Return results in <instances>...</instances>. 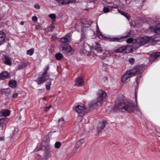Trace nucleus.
Returning a JSON list of instances; mask_svg holds the SVG:
<instances>
[{
    "label": "nucleus",
    "mask_w": 160,
    "mask_h": 160,
    "mask_svg": "<svg viewBox=\"0 0 160 160\" xmlns=\"http://www.w3.org/2000/svg\"><path fill=\"white\" fill-rule=\"evenodd\" d=\"M18 95V93L17 92H15L13 93L12 95V98H15L17 97Z\"/></svg>",
    "instance_id": "42"
},
{
    "label": "nucleus",
    "mask_w": 160,
    "mask_h": 160,
    "mask_svg": "<svg viewBox=\"0 0 160 160\" xmlns=\"http://www.w3.org/2000/svg\"><path fill=\"white\" fill-rule=\"evenodd\" d=\"M17 82L15 80H12L9 82V85L12 88H15L17 86Z\"/></svg>",
    "instance_id": "22"
},
{
    "label": "nucleus",
    "mask_w": 160,
    "mask_h": 160,
    "mask_svg": "<svg viewBox=\"0 0 160 160\" xmlns=\"http://www.w3.org/2000/svg\"><path fill=\"white\" fill-rule=\"evenodd\" d=\"M49 69V65H47L44 68L43 72L40 73V74L36 81L38 84H40L48 79L49 76V74L48 73V71Z\"/></svg>",
    "instance_id": "3"
},
{
    "label": "nucleus",
    "mask_w": 160,
    "mask_h": 160,
    "mask_svg": "<svg viewBox=\"0 0 160 160\" xmlns=\"http://www.w3.org/2000/svg\"><path fill=\"white\" fill-rule=\"evenodd\" d=\"M38 18L37 16H33L32 18V20L34 22H37L38 21Z\"/></svg>",
    "instance_id": "41"
},
{
    "label": "nucleus",
    "mask_w": 160,
    "mask_h": 160,
    "mask_svg": "<svg viewBox=\"0 0 160 160\" xmlns=\"http://www.w3.org/2000/svg\"><path fill=\"white\" fill-rule=\"evenodd\" d=\"M34 7L36 9H39L40 8V6L38 3H36L34 5Z\"/></svg>",
    "instance_id": "40"
},
{
    "label": "nucleus",
    "mask_w": 160,
    "mask_h": 160,
    "mask_svg": "<svg viewBox=\"0 0 160 160\" xmlns=\"http://www.w3.org/2000/svg\"><path fill=\"white\" fill-rule=\"evenodd\" d=\"M126 34L123 36L111 37L108 38V39L110 42H122L125 40L127 38L129 37L130 36V32H127L125 33Z\"/></svg>",
    "instance_id": "5"
},
{
    "label": "nucleus",
    "mask_w": 160,
    "mask_h": 160,
    "mask_svg": "<svg viewBox=\"0 0 160 160\" xmlns=\"http://www.w3.org/2000/svg\"><path fill=\"white\" fill-rule=\"evenodd\" d=\"M34 49L32 48H31V56L34 53Z\"/></svg>",
    "instance_id": "43"
},
{
    "label": "nucleus",
    "mask_w": 160,
    "mask_h": 160,
    "mask_svg": "<svg viewBox=\"0 0 160 160\" xmlns=\"http://www.w3.org/2000/svg\"><path fill=\"white\" fill-rule=\"evenodd\" d=\"M101 103L100 102H98V100L97 99L96 101H93L91 102H90L88 104L89 107L90 108L92 107L95 108V107L100 105Z\"/></svg>",
    "instance_id": "19"
},
{
    "label": "nucleus",
    "mask_w": 160,
    "mask_h": 160,
    "mask_svg": "<svg viewBox=\"0 0 160 160\" xmlns=\"http://www.w3.org/2000/svg\"><path fill=\"white\" fill-rule=\"evenodd\" d=\"M82 33L81 34V38L80 39V42H82V46L83 47L85 45V41L87 38V36L85 33L83 32V30H82Z\"/></svg>",
    "instance_id": "18"
},
{
    "label": "nucleus",
    "mask_w": 160,
    "mask_h": 160,
    "mask_svg": "<svg viewBox=\"0 0 160 160\" xmlns=\"http://www.w3.org/2000/svg\"><path fill=\"white\" fill-rule=\"evenodd\" d=\"M63 57V55L60 52L56 53L55 55V58L58 60L62 59Z\"/></svg>",
    "instance_id": "26"
},
{
    "label": "nucleus",
    "mask_w": 160,
    "mask_h": 160,
    "mask_svg": "<svg viewBox=\"0 0 160 160\" xmlns=\"http://www.w3.org/2000/svg\"><path fill=\"white\" fill-rule=\"evenodd\" d=\"M56 132V131H54L53 132Z\"/></svg>",
    "instance_id": "57"
},
{
    "label": "nucleus",
    "mask_w": 160,
    "mask_h": 160,
    "mask_svg": "<svg viewBox=\"0 0 160 160\" xmlns=\"http://www.w3.org/2000/svg\"><path fill=\"white\" fill-rule=\"evenodd\" d=\"M135 100H136V103L137 104V94L136 93V91L135 92Z\"/></svg>",
    "instance_id": "44"
},
{
    "label": "nucleus",
    "mask_w": 160,
    "mask_h": 160,
    "mask_svg": "<svg viewBox=\"0 0 160 160\" xmlns=\"http://www.w3.org/2000/svg\"><path fill=\"white\" fill-rule=\"evenodd\" d=\"M96 33L97 35L98 36V37L100 39H104L105 37L100 31L98 26L97 24V25Z\"/></svg>",
    "instance_id": "21"
},
{
    "label": "nucleus",
    "mask_w": 160,
    "mask_h": 160,
    "mask_svg": "<svg viewBox=\"0 0 160 160\" xmlns=\"http://www.w3.org/2000/svg\"><path fill=\"white\" fill-rule=\"evenodd\" d=\"M79 141H80L82 144L84 143V139H80Z\"/></svg>",
    "instance_id": "49"
},
{
    "label": "nucleus",
    "mask_w": 160,
    "mask_h": 160,
    "mask_svg": "<svg viewBox=\"0 0 160 160\" xmlns=\"http://www.w3.org/2000/svg\"><path fill=\"white\" fill-rule=\"evenodd\" d=\"M41 149H42L41 148H40L39 149L36 148V149H34V150L33 151V152H37L38 151H39L40 150H41Z\"/></svg>",
    "instance_id": "46"
},
{
    "label": "nucleus",
    "mask_w": 160,
    "mask_h": 160,
    "mask_svg": "<svg viewBox=\"0 0 160 160\" xmlns=\"http://www.w3.org/2000/svg\"><path fill=\"white\" fill-rule=\"evenodd\" d=\"M118 12L121 14L125 17L129 19L130 18V15L127 12L121 11L120 9H118Z\"/></svg>",
    "instance_id": "24"
},
{
    "label": "nucleus",
    "mask_w": 160,
    "mask_h": 160,
    "mask_svg": "<svg viewBox=\"0 0 160 160\" xmlns=\"http://www.w3.org/2000/svg\"><path fill=\"white\" fill-rule=\"evenodd\" d=\"M60 50L66 55L71 56L74 52V49L69 44L63 43L59 48Z\"/></svg>",
    "instance_id": "4"
},
{
    "label": "nucleus",
    "mask_w": 160,
    "mask_h": 160,
    "mask_svg": "<svg viewBox=\"0 0 160 160\" xmlns=\"http://www.w3.org/2000/svg\"><path fill=\"white\" fill-rule=\"evenodd\" d=\"M50 81L48 82L46 84V88L48 90H49L50 89V86L52 84L51 81H53V80L52 79H50Z\"/></svg>",
    "instance_id": "27"
},
{
    "label": "nucleus",
    "mask_w": 160,
    "mask_h": 160,
    "mask_svg": "<svg viewBox=\"0 0 160 160\" xmlns=\"http://www.w3.org/2000/svg\"><path fill=\"white\" fill-rule=\"evenodd\" d=\"M1 92L2 94L5 93L8 94L11 92V89L8 88H2L1 89Z\"/></svg>",
    "instance_id": "25"
},
{
    "label": "nucleus",
    "mask_w": 160,
    "mask_h": 160,
    "mask_svg": "<svg viewBox=\"0 0 160 160\" xmlns=\"http://www.w3.org/2000/svg\"><path fill=\"white\" fill-rule=\"evenodd\" d=\"M75 111L78 113L81 114V116L84 115L86 108L84 107L83 104L78 105L75 107Z\"/></svg>",
    "instance_id": "8"
},
{
    "label": "nucleus",
    "mask_w": 160,
    "mask_h": 160,
    "mask_svg": "<svg viewBox=\"0 0 160 160\" xmlns=\"http://www.w3.org/2000/svg\"><path fill=\"white\" fill-rule=\"evenodd\" d=\"M159 56H160V52H156L153 53L150 55V60H155Z\"/></svg>",
    "instance_id": "20"
},
{
    "label": "nucleus",
    "mask_w": 160,
    "mask_h": 160,
    "mask_svg": "<svg viewBox=\"0 0 160 160\" xmlns=\"http://www.w3.org/2000/svg\"><path fill=\"white\" fill-rule=\"evenodd\" d=\"M27 54L28 55H30V49L28 50L27 52Z\"/></svg>",
    "instance_id": "50"
},
{
    "label": "nucleus",
    "mask_w": 160,
    "mask_h": 160,
    "mask_svg": "<svg viewBox=\"0 0 160 160\" xmlns=\"http://www.w3.org/2000/svg\"><path fill=\"white\" fill-rule=\"evenodd\" d=\"M48 159V156H45V157H44L42 158V160H46Z\"/></svg>",
    "instance_id": "47"
},
{
    "label": "nucleus",
    "mask_w": 160,
    "mask_h": 160,
    "mask_svg": "<svg viewBox=\"0 0 160 160\" xmlns=\"http://www.w3.org/2000/svg\"><path fill=\"white\" fill-rule=\"evenodd\" d=\"M52 105H50L48 107H47L46 109V111H48L49 109L51 108Z\"/></svg>",
    "instance_id": "45"
},
{
    "label": "nucleus",
    "mask_w": 160,
    "mask_h": 160,
    "mask_svg": "<svg viewBox=\"0 0 160 160\" xmlns=\"http://www.w3.org/2000/svg\"><path fill=\"white\" fill-rule=\"evenodd\" d=\"M4 139V138L2 137H0V140L1 141L2 140Z\"/></svg>",
    "instance_id": "54"
},
{
    "label": "nucleus",
    "mask_w": 160,
    "mask_h": 160,
    "mask_svg": "<svg viewBox=\"0 0 160 160\" xmlns=\"http://www.w3.org/2000/svg\"><path fill=\"white\" fill-rule=\"evenodd\" d=\"M110 55H111V54H110V53H109L108 52V55H107V57H109Z\"/></svg>",
    "instance_id": "55"
},
{
    "label": "nucleus",
    "mask_w": 160,
    "mask_h": 160,
    "mask_svg": "<svg viewBox=\"0 0 160 160\" xmlns=\"http://www.w3.org/2000/svg\"><path fill=\"white\" fill-rule=\"evenodd\" d=\"M5 61L4 63L7 65H11V62L10 61V59L7 56H5Z\"/></svg>",
    "instance_id": "28"
},
{
    "label": "nucleus",
    "mask_w": 160,
    "mask_h": 160,
    "mask_svg": "<svg viewBox=\"0 0 160 160\" xmlns=\"http://www.w3.org/2000/svg\"><path fill=\"white\" fill-rule=\"evenodd\" d=\"M6 38V35L4 32L2 31H0V46L4 43Z\"/></svg>",
    "instance_id": "14"
},
{
    "label": "nucleus",
    "mask_w": 160,
    "mask_h": 160,
    "mask_svg": "<svg viewBox=\"0 0 160 160\" xmlns=\"http://www.w3.org/2000/svg\"><path fill=\"white\" fill-rule=\"evenodd\" d=\"M27 65V63L24 62H21L17 67V69H22L25 68Z\"/></svg>",
    "instance_id": "23"
},
{
    "label": "nucleus",
    "mask_w": 160,
    "mask_h": 160,
    "mask_svg": "<svg viewBox=\"0 0 160 160\" xmlns=\"http://www.w3.org/2000/svg\"><path fill=\"white\" fill-rule=\"evenodd\" d=\"M24 22L23 21H22L20 22V24L22 25H24Z\"/></svg>",
    "instance_id": "52"
},
{
    "label": "nucleus",
    "mask_w": 160,
    "mask_h": 160,
    "mask_svg": "<svg viewBox=\"0 0 160 160\" xmlns=\"http://www.w3.org/2000/svg\"><path fill=\"white\" fill-rule=\"evenodd\" d=\"M129 48V47H126L125 46H122L118 48L117 49L113 51L115 53H128L129 52L127 50Z\"/></svg>",
    "instance_id": "9"
},
{
    "label": "nucleus",
    "mask_w": 160,
    "mask_h": 160,
    "mask_svg": "<svg viewBox=\"0 0 160 160\" xmlns=\"http://www.w3.org/2000/svg\"><path fill=\"white\" fill-rule=\"evenodd\" d=\"M133 41V39L132 38H129L127 39L126 42L128 43H132Z\"/></svg>",
    "instance_id": "37"
},
{
    "label": "nucleus",
    "mask_w": 160,
    "mask_h": 160,
    "mask_svg": "<svg viewBox=\"0 0 160 160\" xmlns=\"http://www.w3.org/2000/svg\"><path fill=\"white\" fill-rule=\"evenodd\" d=\"M70 35V33H67L65 36L60 38V41L63 43L69 42L71 38Z\"/></svg>",
    "instance_id": "10"
},
{
    "label": "nucleus",
    "mask_w": 160,
    "mask_h": 160,
    "mask_svg": "<svg viewBox=\"0 0 160 160\" xmlns=\"http://www.w3.org/2000/svg\"><path fill=\"white\" fill-rule=\"evenodd\" d=\"M2 160H5V159H2Z\"/></svg>",
    "instance_id": "58"
},
{
    "label": "nucleus",
    "mask_w": 160,
    "mask_h": 160,
    "mask_svg": "<svg viewBox=\"0 0 160 160\" xmlns=\"http://www.w3.org/2000/svg\"><path fill=\"white\" fill-rule=\"evenodd\" d=\"M58 125L62 126L65 123V121L63 118L59 119L58 120Z\"/></svg>",
    "instance_id": "30"
},
{
    "label": "nucleus",
    "mask_w": 160,
    "mask_h": 160,
    "mask_svg": "<svg viewBox=\"0 0 160 160\" xmlns=\"http://www.w3.org/2000/svg\"><path fill=\"white\" fill-rule=\"evenodd\" d=\"M48 16L52 20H55L56 18V15L54 13L50 14Z\"/></svg>",
    "instance_id": "35"
},
{
    "label": "nucleus",
    "mask_w": 160,
    "mask_h": 160,
    "mask_svg": "<svg viewBox=\"0 0 160 160\" xmlns=\"http://www.w3.org/2000/svg\"><path fill=\"white\" fill-rule=\"evenodd\" d=\"M82 144V143H81V142H80V141H78L76 144V145H75V147L77 148H78L79 147L81 146Z\"/></svg>",
    "instance_id": "38"
},
{
    "label": "nucleus",
    "mask_w": 160,
    "mask_h": 160,
    "mask_svg": "<svg viewBox=\"0 0 160 160\" xmlns=\"http://www.w3.org/2000/svg\"><path fill=\"white\" fill-rule=\"evenodd\" d=\"M159 137H160V136H159Z\"/></svg>",
    "instance_id": "59"
},
{
    "label": "nucleus",
    "mask_w": 160,
    "mask_h": 160,
    "mask_svg": "<svg viewBox=\"0 0 160 160\" xmlns=\"http://www.w3.org/2000/svg\"><path fill=\"white\" fill-rule=\"evenodd\" d=\"M116 109L120 111H127L129 112H133L138 115L141 114V112L138 109L137 105H136L130 100L122 101L118 104H116L113 110H115Z\"/></svg>",
    "instance_id": "1"
},
{
    "label": "nucleus",
    "mask_w": 160,
    "mask_h": 160,
    "mask_svg": "<svg viewBox=\"0 0 160 160\" xmlns=\"http://www.w3.org/2000/svg\"><path fill=\"white\" fill-rule=\"evenodd\" d=\"M83 83L84 80L82 78L79 77L76 79L75 85L78 87L81 86L83 85Z\"/></svg>",
    "instance_id": "17"
},
{
    "label": "nucleus",
    "mask_w": 160,
    "mask_h": 160,
    "mask_svg": "<svg viewBox=\"0 0 160 160\" xmlns=\"http://www.w3.org/2000/svg\"><path fill=\"white\" fill-rule=\"evenodd\" d=\"M129 62H130V63H131V64H133L135 62L134 58H130L129 59Z\"/></svg>",
    "instance_id": "39"
},
{
    "label": "nucleus",
    "mask_w": 160,
    "mask_h": 160,
    "mask_svg": "<svg viewBox=\"0 0 160 160\" xmlns=\"http://www.w3.org/2000/svg\"><path fill=\"white\" fill-rule=\"evenodd\" d=\"M143 72V71L142 72H141L139 74H137V75H138V77H136V79H135V80H136V83H137V84H139V80H140V78L141 77V74H142V73Z\"/></svg>",
    "instance_id": "33"
},
{
    "label": "nucleus",
    "mask_w": 160,
    "mask_h": 160,
    "mask_svg": "<svg viewBox=\"0 0 160 160\" xmlns=\"http://www.w3.org/2000/svg\"><path fill=\"white\" fill-rule=\"evenodd\" d=\"M111 8H115V9H116V8H118V6H117V5H116L115 6H111Z\"/></svg>",
    "instance_id": "48"
},
{
    "label": "nucleus",
    "mask_w": 160,
    "mask_h": 160,
    "mask_svg": "<svg viewBox=\"0 0 160 160\" xmlns=\"http://www.w3.org/2000/svg\"><path fill=\"white\" fill-rule=\"evenodd\" d=\"M7 122V119L6 118H1L0 119V127H2L4 123Z\"/></svg>",
    "instance_id": "32"
},
{
    "label": "nucleus",
    "mask_w": 160,
    "mask_h": 160,
    "mask_svg": "<svg viewBox=\"0 0 160 160\" xmlns=\"http://www.w3.org/2000/svg\"><path fill=\"white\" fill-rule=\"evenodd\" d=\"M150 29L151 31H153L155 33L158 34H160V24H158L157 25L154 27L152 26H150L149 28Z\"/></svg>",
    "instance_id": "13"
},
{
    "label": "nucleus",
    "mask_w": 160,
    "mask_h": 160,
    "mask_svg": "<svg viewBox=\"0 0 160 160\" xmlns=\"http://www.w3.org/2000/svg\"><path fill=\"white\" fill-rule=\"evenodd\" d=\"M89 2H92L93 3H94V2H93L91 1H90Z\"/></svg>",
    "instance_id": "56"
},
{
    "label": "nucleus",
    "mask_w": 160,
    "mask_h": 160,
    "mask_svg": "<svg viewBox=\"0 0 160 160\" xmlns=\"http://www.w3.org/2000/svg\"><path fill=\"white\" fill-rule=\"evenodd\" d=\"M105 79L104 80V81H106L108 80V77H106L105 78Z\"/></svg>",
    "instance_id": "51"
},
{
    "label": "nucleus",
    "mask_w": 160,
    "mask_h": 160,
    "mask_svg": "<svg viewBox=\"0 0 160 160\" xmlns=\"http://www.w3.org/2000/svg\"><path fill=\"white\" fill-rule=\"evenodd\" d=\"M75 2V0H63L62 2V5H66L70 3H73Z\"/></svg>",
    "instance_id": "29"
},
{
    "label": "nucleus",
    "mask_w": 160,
    "mask_h": 160,
    "mask_svg": "<svg viewBox=\"0 0 160 160\" xmlns=\"http://www.w3.org/2000/svg\"><path fill=\"white\" fill-rule=\"evenodd\" d=\"M106 121L103 120L102 122H99L97 127L98 132H101L103 129L106 125Z\"/></svg>",
    "instance_id": "11"
},
{
    "label": "nucleus",
    "mask_w": 160,
    "mask_h": 160,
    "mask_svg": "<svg viewBox=\"0 0 160 160\" xmlns=\"http://www.w3.org/2000/svg\"><path fill=\"white\" fill-rule=\"evenodd\" d=\"M61 146V143L60 142H56L55 144V147L56 148H59Z\"/></svg>",
    "instance_id": "34"
},
{
    "label": "nucleus",
    "mask_w": 160,
    "mask_h": 160,
    "mask_svg": "<svg viewBox=\"0 0 160 160\" xmlns=\"http://www.w3.org/2000/svg\"><path fill=\"white\" fill-rule=\"evenodd\" d=\"M82 46V48H81L80 50V53L81 55H84L87 53V51L84 48V47Z\"/></svg>",
    "instance_id": "31"
},
{
    "label": "nucleus",
    "mask_w": 160,
    "mask_h": 160,
    "mask_svg": "<svg viewBox=\"0 0 160 160\" xmlns=\"http://www.w3.org/2000/svg\"><path fill=\"white\" fill-rule=\"evenodd\" d=\"M92 48L93 50L98 52H101L102 50L100 44L98 42L95 43L93 46Z\"/></svg>",
    "instance_id": "16"
},
{
    "label": "nucleus",
    "mask_w": 160,
    "mask_h": 160,
    "mask_svg": "<svg viewBox=\"0 0 160 160\" xmlns=\"http://www.w3.org/2000/svg\"><path fill=\"white\" fill-rule=\"evenodd\" d=\"M10 112L11 111L8 109H2L0 111V116L1 117H8L10 115Z\"/></svg>",
    "instance_id": "12"
},
{
    "label": "nucleus",
    "mask_w": 160,
    "mask_h": 160,
    "mask_svg": "<svg viewBox=\"0 0 160 160\" xmlns=\"http://www.w3.org/2000/svg\"><path fill=\"white\" fill-rule=\"evenodd\" d=\"M143 72V67L141 65L135 66L130 70L124 73L122 76L121 81L124 82L126 81L129 78L139 74Z\"/></svg>",
    "instance_id": "2"
},
{
    "label": "nucleus",
    "mask_w": 160,
    "mask_h": 160,
    "mask_svg": "<svg viewBox=\"0 0 160 160\" xmlns=\"http://www.w3.org/2000/svg\"><path fill=\"white\" fill-rule=\"evenodd\" d=\"M17 132V131L16 129H15L14 131L13 132V133L15 134Z\"/></svg>",
    "instance_id": "53"
},
{
    "label": "nucleus",
    "mask_w": 160,
    "mask_h": 160,
    "mask_svg": "<svg viewBox=\"0 0 160 160\" xmlns=\"http://www.w3.org/2000/svg\"><path fill=\"white\" fill-rule=\"evenodd\" d=\"M10 77L9 73L6 71H4L0 73V79L4 80L6 78H8Z\"/></svg>",
    "instance_id": "15"
},
{
    "label": "nucleus",
    "mask_w": 160,
    "mask_h": 160,
    "mask_svg": "<svg viewBox=\"0 0 160 160\" xmlns=\"http://www.w3.org/2000/svg\"><path fill=\"white\" fill-rule=\"evenodd\" d=\"M103 11L104 13H107L109 12L110 10L107 6H105L103 8Z\"/></svg>",
    "instance_id": "36"
},
{
    "label": "nucleus",
    "mask_w": 160,
    "mask_h": 160,
    "mask_svg": "<svg viewBox=\"0 0 160 160\" xmlns=\"http://www.w3.org/2000/svg\"><path fill=\"white\" fill-rule=\"evenodd\" d=\"M97 94L98 102H100L101 103V102L106 100L107 94L105 91L100 89L98 91Z\"/></svg>",
    "instance_id": "6"
},
{
    "label": "nucleus",
    "mask_w": 160,
    "mask_h": 160,
    "mask_svg": "<svg viewBox=\"0 0 160 160\" xmlns=\"http://www.w3.org/2000/svg\"><path fill=\"white\" fill-rule=\"evenodd\" d=\"M136 42L141 46L148 43L150 40L149 37L146 36L139 37L135 39Z\"/></svg>",
    "instance_id": "7"
}]
</instances>
